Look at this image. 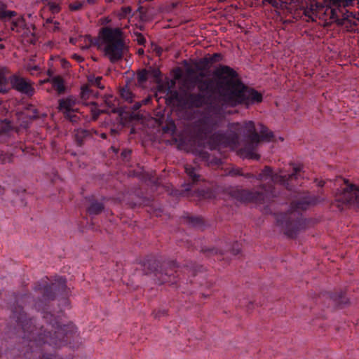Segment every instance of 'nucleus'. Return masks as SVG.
Listing matches in <instances>:
<instances>
[{
    "label": "nucleus",
    "instance_id": "obj_55",
    "mask_svg": "<svg viewBox=\"0 0 359 359\" xmlns=\"http://www.w3.org/2000/svg\"><path fill=\"white\" fill-rule=\"evenodd\" d=\"M1 160H2V161H4V162H5V161H6L5 157H4Z\"/></svg>",
    "mask_w": 359,
    "mask_h": 359
},
{
    "label": "nucleus",
    "instance_id": "obj_27",
    "mask_svg": "<svg viewBox=\"0 0 359 359\" xmlns=\"http://www.w3.org/2000/svg\"><path fill=\"white\" fill-rule=\"evenodd\" d=\"M210 59V65L216 62H219L223 60V55L221 53H215L211 55H208Z\"/></svg>",
    "mask_w": 359,
    "mask_h": 359
},
{
    "label": "nucleus",
    "instance_id": "obj_43",
    "mask_svg": "<svg viewBox=\"0 0 359 359\" xmlns=\"http://www.w3.org/2000/svg\"><path fill=\"white\" fill-rule=\"evenodd\" d=\"M59 25H60V23L58 22H57V21L54 22V27L53 29V30L54 32H57L59 30Z\"/></svg>",
    "mask_w": 359,
    "mask_h": 359
},
{
    "label": "nucleus",
    "instance_id": "obj_45",
    "mask_svg": "<svg viewBox=\"0 0 359 359\" xmlns=\"http://www.w3.org/2000/svg\"><path fill=\"white\" fill-rule=\"evenodd\" d=\"M86 2L88 4L93 5V4H95L97 3V0H87Z\"/></svg>",
    "mask_w": 359,
    "mask_h": 359
},
{
    "label": "nucleus",
    "instance_id": "obj_56",
    "mask_svg": "<svg viewBox=\"0 0 359 359\" xmlns=\"http://www.w3.org/2000/svg\"><path fill=\"white\" fill-rule=\"evenodd\" d=\"M106 102L107 103V104H109V102H110V101H109V100H106Z\"/></svg>",
    "mask_w": 359,
    "mask_h": 359
},
{
    "label": "nucleus",
    "instance_id": "obj_33",
    "mask_svg": "<svg viewBox=\"0 0 359 359\" xmlns=\"http://www.w3.org/2000/svg\"><path fill=\"white\" fill-rule=\"evenodd\" d=\"M167 314V310L165 309H159L158 310H155L153 312V315L155 318H160L161 316H164Z\"/></svg>",
    "mask_w": 359,
    "mask_h": 359
},
{
    "label": "nucleus",
    "instance_id": "obj_44",
    "mask_svg": "<svg viewBox=\"0 0 359 359\" xmlns=\"http://www.w3.org/2000/svg\"><path fill=\"white\" fill-rule=\"evenodd\" d=\"M41 2L44 4L45 6H48V4H50V0H41Z\"/></svg>",
    "mask_w": 359,
    "mask_h": 359
},
{
    "label": "nucleus",
    "instance_id": "obj_35",
    "mask_svg": "<svg viewBox=\"0 0 359 359\" xmlns=\"http://www.w3.org/2000/svg\"><path fill=\"white\" fill-rule=\"evenodd\" d=\"M231 250L233 255H238L241 251V245L238 242L234 243L232 245Z\"/></svg>",
    "mask_w": 359,
    "mask_h": 359
},
{
    "label": "nucleus",
    "instance_id": "obj_42",
    "mask_svg": "<svg viewBox=\"0 0 359 359\" xmlns=\"http://www.w3.org/2000/svg\"><path fill=\"white\" fill-rule=\"evenodd\" d=\"M142 105V102H137L135 103L134 106H133V109L134 110H137L139 109L141 106Z\"/></svg>",
    "mask_w": 359,
    "mask_h": 359
},
{
    "label": "nucleus",
    "instance_id": "obj_60",
    "mask_svg": "<svg viewBox=\"0 0 359 359\" xmlns=\"http://www.w3.org/2000/svg\"><path fill=\"white\" fill-rule=\"evenodd\" d=\"M161 50H158V52H157V53H158V54H160V53H161Z\"/></svg>",
    "mask_w": 359,
    "mask_h": 359
},
{
    "label": "nucleus",
    "instance_id": "obj_2",
    "mask_svg": "<svg viewBox=\"0 0 359 359\" xmlns=\"http://www.w3.org/2000/svg\"><path fill=\"white\" fill-rule=\"evenodd\" d=\"M302 168V165H297L293 168V172L291 174H277L274 173L270 167L265 166L258 175L249 172L243 173L241 176L245 178L255 179L258 181H269L268 184H261L259 191L236 189L233 191V196L237 200L244 203L256 204L269 203L277 196L274 184H280L287 189H290L289 182L297 179L301 175Z\"/></svg>",
    "mask_w": 359,
    "mask_h": 359
},
{
    "label": "nucleus",
    "instance_id": "obj_6",
    "mask_svg": "<svg viewBox=\"0 0 359 359\" xmlns=\"http://www.w3.org/2000/svg\"><path fill=\"white\" fill-rule=\"evenodd\" d=\"M104 46L105 55L111 62L115 63L121 60L124 55L127 47L123 39V34L119 28L104 27L100 32Z\"/></svg>",
    "mask_w": 359,
    "mask_h": 359
},
{
    "label": "nucleus",
    "instance_id": "obj_49",
    "mask_svg": "<svg viewBox=\"0 0 359 359\" xmlns=\"http://www.w3.org/2000/svg\"><path fill=\"white\" fill-rule=\"evenodd\" d=\"M163 130H164L165 132H168V131H169V130H170V128H169V127H168V126L164 127V128H163Z\"/></svg>",
    "mask_w": 359,
    "mask_h": 359
},
{
    "label": "nucleus",
    "instance_id": "obj_40",
    "mask_svg": "<svg viewBox=\"0 0 359 359\" xmlns=\"http://www.w3.org/2000/svg\"><path fill=\"white\" fill-rule=\"evenodd\" d=\"M152 98L149 96H148L147 97L143 99L141 102L142 104V105H146V104H148L151 101Z\"/></svg>",
    "mask_w": 359,
    "mask_h": 359
},
{
    "label": "nucleus",
    "instance_id": "obj_7",
    "mask_svg": "<svg viewBox=\"0 0 359 359\" xmlns=\"http://www.w3.org/2000/svg\"><path fill=\"white\" fill-rule=\"evenodd\" d=\"M8 74V69L0 65V93H6L8 91L7 84L10 82L12 88L22 94L28 97L34 95V88L32 83L17 74L11 76L8 79L6 76Z\"/></svg>",
    "mask_w": 359,
    "mask_h": 359
},
{
    "label": "nucleus",
    "instance_id": "obj_22",
    "mask_svg": "<svg viewBox=\"0 0 359 359\" xmlns=\"http://www.w3.org/2000/svg\"><path fill=\"white\" fill-rule=\"evenodd\" d=\"M264 2H268L273 7L278 8L282 6H287V0H264Z\"/></svg>",
    "mask_w": 359,
    "mask_h": 359
},
{
    "label": "nucleus",
    "instance_id": "obj_11",
    "mask_svg": "<svg viewBox=\"0 0 359 359\" xmlns=\"http://www.w3.org/2000/svg\"><path fill=\"white\" fill-rule=\"evenodd\" d=\"M17 15L18 13L16 11L7 10L4 7L0 8V21L4 24V28L7 30Z\"/></svg>",
    "mask_w": 359,
    "mask_h": 359
},
{
    "label": "nucleus",
    "instance_id": "obj_46",
    "mask_svg": "<svg viewBox=\"0 0 359 359\" xmlns=\"http://www.w3.org/2000/svg\"><path fill=\"white\" fill-rule=\"evenodd\" d=\"M4 192V189L0 185V195L3 194Z\"/></svg>",
    "mask_w": 359,
    "mask_h": 359
},
{
    "label": "nucleus",
    "instance_id": "obj_15",
    "mask_svg": "<svg viewBox=\"0 0 359 359\" xmlns=\"http://www.w3.org/2000/svg\"><path fill=\"white\" fill-rule=\"evenodd\" d=\"M167 95L168 96V100L170 102H177L180 104L182 106L184 100V91L182 93H180L176 90H172L170 88H168Z\"/></svg>",
    "mask_w": 359,
    "mask_h": 359
},
{
    "label": "nucleus",
    "instance_id": "obj_32",
    "mask_svg": "<svg viewBox=\"0 0 359 359\" xmlns=\"http://www.w3.org/2000/svg\"><path fill=\"white\" fill-rule=\"evenodd\" d=\"M200 250L201 252H204V253L208 254V255H210V254H217L219 252L221 253L220 251L218 249L215 248H207L205 247H201Z\"/></svg>",
    "mask_w": 359,
    "mask_h": 359
},
{
    "label": "nucleus",
    "instance_id": "obj_37",
    "mask_svg": "<svg viewBox=\"0 0 359 359\" xmlns=\"http://www.w3.org/2000/svg\"><path fill=\"white\" fill-rule=\"evenodd\" d=\"M27 109L32 110V112H33V114L29 116V117L31 118L35 119V118H37L39 117V112H38L37 109H34L32 105H29L27 107Z\"/></svg>",
    "mask_w": 359,
    "mask_h": 359
},
{
    "label": "nucleus",
    "instance_id": "obj_23",
    "mask_svg": "<svg viewBox=\"0 0 359 359\" xmlns=\"http://www.w3.org/2000/svg\"><path fill=\"white\" fill-rule=\"evenodd\" d=\"M131 13L132 8L130 6H123L121 8L118 15L121 19L126 18L131 15Z\"/></svg>",
    "mask_w": 359,
    "mask_h": 359
},
{
    "label": "nucleus",
    "instance_id": "obj_61",
    "mask_svg": "<svg viewBox=\"0 0 359 359\" xmlns=\"http://www.w3.org/2000/svg\"><path fill=\"white\" fill-rule=\"evenodd\" d=\"M3 41V39L1 37H0V41Z\"/></svg>",
    "mask_w": 359,
    "mask_h": 359
},
{
    "label": "nucleus",
    "instance_id": "obj_17",
    "mask_svg": "<svg viewBox=\"0 0 359 359\" xmlns=\"http://www.w3.org/2000/svg\"><path fill=\"white\" fill-rule=\"evenodd\" d=\"M90 135V132L85 129H77L74 131V139L78 146H82L84 140Z\"/></svg>",
    "mask_w": 359,
    "mask_h": 359
},
{
    "label": "nucleus",
    "instance_id": "obj_20",
    "mask_svg": "<svg viewBox=\"0 0 359 359\" xmlns=\"http://www.w3.org/2000/svg\"><path fill=\"white\" fill-rule=\"evenodd\" d=\"M95 93L88 86H83L81 90V97L83 100H88L91 96H94Z\"/></svg>",
    "mask_w": 359,
    "mask_h": 359
},
{
    "label": "nucleus",
    "instance_id": "obj_21",
    "mask_svg": "<svg viewBox=\"0 0 359 359\" xmlns=\"http://www.w3.org/2000/svg\"><path fill=\"white\" fill-rule=\"evenodd\" d=\"M351 304V299L346 293L338 294V308L344 307Z\"/></svg>",
    "mask_w": 359,
    "mask_h": 359
},
{
    "label": "nucleus",
    "instance_id": "obj_52",
    "mask_svg": "<svg viewBox=\"0 0 359 359\" xmlns=\"http://www.w3.org/2000/svg\"><path fill=\"white\" fill-rule=\"evenodd\" d=\"M70 42L72 43H75L74 39H70Z\"/></svg>",
    "mask_w": 359,
    "mask_h": 359
},
{
    "label": "nucleus",
    "instance_id": "obj_4",
    "mask_svg": "<svg viewBox=\"0 0 359 359\" xmlns=\"http://www.w3.org/2000/svg\"><path fill=\"white\" fill-rule=\"evenodd\" d=\"M287 13L297 20H303L306 22L314 21L316 18H323L325 25L337 22V10L332 7H324L315 3L314 0H290Z\"/></svg>",
    "mask_w": 359,
    "mask_h": 359
},
{
    "label": "nucleus",
    "instance_id": "obj_54",
    "mask_svg": "<svg viewBox=\"0 0 359 359\" xmlns=\"http://www.w3.org/2000/svg\"><path fill=\"white\" fill-rule=\"evenodd\" d=\"M113 0H106V2L109 3L111 2Z\"/></svg>",
    "mask_w": 359,
    "mask_h": 359
},
{
    "label": "nucleus",
    "instance_id": "obj_28",
    "mask_svg": "<svg viewBox=\"0 0 359 359\" xmlns=\"http://www.w3.org/2000/svg\"><path fill=\"white\" fill-rule=\"evenodd\" d=\"M76 110L71 111V112L64 115V117L72 123H76L79 121V117L76 114Z\"/></svg>",
    "mask_w": 359,
    "mask_h": 359
},
{
    "label": "nucleus",
    "instance_id": "obj_19",
    "mask_svg": "<svg viewBox=\"0 0 359 359\" xmlns=\"http://www.w3.org/2000/svg\"><path fill=\"white\" fill-rule=\"evenodd\" d=\"M120 95L125 101L129 103L133 102L134 95L127 87H123L120 89Z\"/></svg>",
    "mask_w": 359,
    "mask_h": 359
},
{
    "label": "nucleus",
    "instance_id": "obj_41",
    "mask_svg": "<svg viewBox=\"0 0 359 359\" xmlns=\"http://www.w3.org/2000/svg\"><path fill=\"white\" fill-rule=\"evenodd\" d=\"M191 190L190 185L188 184L187 187L182 191V193H181L183 196H188V192Z\"/></svg>",
    "mask_w": 359,
    "mask_h": 359
},
{
    "label": "nucleus",
    "instance_id": "obj_53",
    "mask_svg": "<svg viewBox=\"0 0 359 359\" xmlns=\"http://www.w3.org/2000/svg\"><path fill=\"white\" fill-rule=\"evenodd\" d=\"M332 1H333V4L337 5V0H332Z\"/></svg>",
    "mask_w": 359,
    "mask_h": 359
},
{
    "label": "nucleus",
    "instance_id": "obj_59",
    "mask_svg": "<svg viewBox=\"0 0 359 359\" xmlns=\"http://www.w3.org/2000/svg\"><path fill=\"white\" fill-rule=\"evenodd\" d=\"M7 158H8V161L11 160V157H10V156H9V157H7Z\"/></svg>",
    "mask_w": 359,
    "mask_h": 359
},
{
    "label": "nucleus",
    "instance_id": "obj_8",
    "mask_svg": "<svg viewBox=\"0 0 359 359\" xmlns=\"http://www.w3.org/2000/svg\"><path fill=\"white\" fill-rule=\"evenodd\" d=\"M340 190L338 193V201L347 204L351 207L359 208V187L349 183L344 179L338 178Z\"/></svg>",
    "mask_w": 359,
    "mask_h": 359
},
{
    "label": "nucleus",
    "instance_id": "obj_24",
    "mask_svg": "<svg viewBox=\"0 0 359 359\" xmlns=\"http://www.w3.org/2000/svg\"><path fill=\"white\" fill-rule=\"evenodd\" d=\"M149 77V72L147 69H142L138 72L137 74V79L138 83H143L146 82Z\"/></svg>",
    "mask_w": 359,
    "mask_h": 359
},
{
    "label": "nucleus",
    "instance_id": "obj_47",
    "mask_svg": "<svg viewBox=\"0 0 359 359\" xmlns=\"http://www.w3.org/2000/svg\"><path fill=\"white\" fill-rule=\"evenodd\" d=\"M100 137L102 138V139H106L107 138V134L106 133H102L100 135Z\"/></svg>",
    "mask_w": 359,
    "mask_h": 359
},
{
    "label": "nucleus",
    "instance_id": "obj_12",
    "mask_svg": "<svg viewBox=\"0 0 359 359\" xmlns=\"http://www.w3.org/2000/svg\"><path fill=\"white\" fill-rule=\"evenodd\" d=\"M198 158L210 166H219L222 163L220 158L212 156L207 151L201 149L197 151Z\"/></svg>",
    "mask_w": 359,
    "mask_h": 359
},
{
    "label": "nucleus",
    "instance_id": "obj_10",
    "mask_svg": "<svg viewBox=\"0 0 359 359\" xmlns=\"http://www.w3.org/2000/svg\"><path fill=\"white\" fill-rule=\"evenodd\" d=\"M76 104V99L73 96H69L58 100V110L65 115L71 111L76 110L74 109Z\"/></svg>",
    "mask_w": 359,
    "mask_h": 359
},
{
    "label": "nucleus",
    "instance_id": "obj_13",
    "mask_svg": "<svg viewBox=\"0 0 359 359\" xmlns=\"http://www.w3.org/2000/svg\"><path fill=\"white\" fill-rule=\"evenodd\" d=\"M181 222L187 224L191 227L201 229H203L204 226V222L201 217L190 215L188 213L185 214L181 218Z\"/></svg>",
    "mask_w": 359,
    "mask_h": 359
},
{
    "label": "nucleus",
    "instance_id": "obj_36",
    "mask_svg": "<svg viewBox=\"0 0 359 359\" xmlns=\"http://www.w3.org/2000/svg\"><path fill=\"white\" fill-rule=\"evenodd\" d=\"M83 5L81 2H75L69 5V8L71 11H79L83 7Z\"/></svg>",
    "mask_w": 359,
    "mask_h": 359
},
{
    "label": "nucleus",
    "instance_id": "obj_1",
    "mask_svg": "<svg viewBox=\"0 0 359 359\" xmlns=\"http://www.w3.org/2000/svg\"><path fill=\"white\" fill-rule=\"evenodd\" d=\"M195 79L199 93L184 91L182 107L197 109L205 107L207 114L196 123L198 135L208 141L209 147L216 149L219 146L238 148L239 154L249 159H259L255 150L262 140L270 141L272 132L260 125V134L253 121L229 123L227 130L215 131L224 117L223 107L213 95L217 93L224 104L230 107L250 106L262 102L263 96L254 88L245 86L238 73L227 65H220L213 72V78L203 79V73Z\"/></svg>",
    "mask_w": 359,
    "mask_h": 359
},
{
    "label": "nucleus",
    "instance_id": "obj_5",
    "mask_svg": "<svg viewBox=\"0 0 359 359\" xmlns=\"http://www.w3.org/2000/svg\"><path fill=\"white\" fill-rule=\"evenodd\" d=\"M144 271L145 274L154 273L155 281L158 284H176L180 276L179 266L175 261H168L163 264L153 258L144 261Z\"/></svg>",
    "mask_w": 359,
    "mask_h": 359
},
{
    "label": "nucleus",
    "instance_id": "obj_39",
    "mask_svg": "<svg viewBox=\"0 0 359 359\" xmlns=\"http://www.w3.org/2000/svg\"><path fill=\"white\" fill-rule=\"evenodd\" d=\"M131 154V151L128 149H125L121 152V156L123 159H127Z\"/></svg>",
    "mask_w": 359,
    "mask_h": 359
},
{
    "label": "nucleus",
    "instance_id": "obj_3",
    "mask_svg": "<svg viewBox=\"0 0 359 359\" xmlns=\"http://www.w3.org/2000/svg\"><path fill=\"white\" fill-rule=\"evenodd\" d=\"M323 199L310 192L299 194L293 200L287 212L276 215V219L278 226H280L285 235L294 238L302 229L306 228L309 221L304 218L302 211L320 203Z\"/></svg>",
    "mask_w": 359,
    "mask_h": 359
},
{
    "label": "nucleus",
    "instance_id": "obj_29",
    "mask_svg": "<svg viewBox=\"0 0 359 359\" xmlns=\"http://www.w3.org/2000/svg\"><path fill=\"white\" fill-rule=\"evenodd\" d=\"M102 77L97 76L96 78L90 79L89 82L94 86H96L100 89L104 88V86L101 83Z\"/></svg>",
    "mask_w": 359,
    "mask_h": 359
},
{
    "label": "nucleus",
    "instance_id": "obj_30",
    "mask_svg": "<svg viewBox=\"0 0 359 359\" xmlns=\"http://www.w3.org/2000/svg\"><path fill=\"white\" fill-rule=\"evenodd\" d=\"M226 175L232 176V177L241 176V175H243V172H242L241 169H240V168H231L226 172Z\"/></svg>",
    "mask_w": 359,
    "mask_h": 359
},
{
    "label": "nucleus",
    "instance_id": "obj_58",
    "mask_svg": "<svg viewBox=\"0 0 359 359\" xmlns=\"http://www.w3.org/2000/svg\"><path fill=\"white\" fill-rule=\"evenodd\" d=\"M319 186L323 187V184L322 182H320V184H319Z\"/></svg>",
    "mask_w": 359,
    "mask_h": 359
},
{
    "label": "nucleus",
    "instance_id": "obj_14",
    "mask_svg": "<svg viewBox=\"0 0 359 359\" xmlns=\"http://www.w3.org/2000/svg\"><path fill=\"white\" fill-rule=\"evenodd\" d=\"M104 208V204L102 202L93 200L87 208V212L90 215H97L102 212Z\"/></svg>",
    "mask_w": 359,
    "mask_h": 359
},
{
    "label": "nucleus",
    "instance_id": "obj_51",
    "mask_svg": "<svg viewBox=\"0 0 359 359\" xmlns=\"http://www.w3.org/2000/svg\"><path fill=\"white\" fill-rule=\"evenodd\" d=\"M116 133H117V131H116V130H113V129H112V130H111V133L112 135H115V134H116Z\"/></svg>",
    "mask_w": 359,
    "mask_h": 359
},
{
    "label": "nucleus",
    "instance_id": "obj_26",
    "mask_svg": "<svg viewBox=\"0 0 359 359\" xmlns=\"http://www.w3.org/2000/svg\"><path fill=\"white\" fill-rule=\"evenodd\" d=\"M48 7L50 11L53 14H57V13H60V11H61L60 5L56 2H53L51 1H50V4H48Z\"/></svg>",
    "mask_w": 359,
    "mask_h": 359
},
{
    "label": "nucleus",
    "instance_id": "obj_9",
    "mask_svg": "<svg viewBox=\"0 0 359 359\" xmlns=\"http://www.w3.org/2000/svg\"><path fill=\"white\" fill-rule=\"evenodd\" d=\"M184 169L189 180H190L193 184L203 180L201 174V168L196 162L192 164H186Z\"/></svg>",
    "mask_w": 359,
    "mask_h": 359
},
{
    "label": "nucleus",
    "instance_id": "obj_16",
    "mask_svg": "<svg viewBox=\"0 0 359 359\" xmlns=\"http://www.w3.org/2000/svg\"><path fill=\"white\" fill-rule=\"evenodd\" d=\"M25 22L24 18L22 16H19L18 15L17 17H15V18L13 20L8 30L19 33L20 30L25 27Z\"/></svg>",
    "mask_w": 359,
    "mask_h": 359
},
{
    "label": "nucleus",
    "instance_id": "obj_25",
    "mask_svg": "<svg viewBox=\"0 0 359 359\" xmlns=\"http://www.w3.org/2000/svg\"><path fill=\"white\" fill-rule=\"evenodd\" d=\"M338 1V8L339 7H350L353 6L355 4H359V0H337Z\"/></svg>",
    "mask_w": 359,
    "mask_h": 359
},
{
    "label": "nucleus",
    "instance_id": "obj_38",
    "mask_svg": "<svg viewBox=\"0 0 359 359\" xmlns=\"http://www.w3.org/2000/svg\"><path fill=\"white\" fill-rule=\"evenodd\" d=\"M137 40L140 45H144L146 43V39L142 34H138Z\"/></svg>",
    "mask_w": 359,
    "mask_h": 359
},
{
    "label": "nucleus",
    "instance_id": "obj_34",
    "mask_svg": "<svg viewBox=\"0 0 359 359\" xmlns=\"http://www.w3.org/2000/svg\"><path fill=\"white\" fill-rule=\"evenodd\" d=\"M199 63L203 69L208 68L211 65L208 56H205L201 59Z\"/></svg>",
    "mask_w": 359,
    "mask_h": 359
},
{
    "label": "nucleus",
    "instance_id": "obj_18",
    "mask_svg": "<svg viewBox=\"0 0 359 359\" xmlns=\"http://www.w3.org/2000/svg\"><path fill=\"white\" fill-rule=\"evenodd\" d=\"M53 88L57 92L59 95H61L65 91V86L64 81L60 76H55L51 81Z\"/></svg>",
    "mask_w": 359,
    "mask_h": 359
},
{
    "label": "nucleus",
    "instance_id": "obj_31",
    "mask_svg": "<svg viewBox=\"0 0 359 359\" xmlns=\"http://www.w3.org/2000/svg\"><path fill=\"white\" fill-rule=\"evenodd\" d=\"M149 76H151L155 79H158L161 76V71L158 69L152 68L149 70Z\"/></svg>",
    "mask_w": 359,
    "mask_h": 359
},
{
    "label": "nucleus",
    "instance_id": "obj_50",
    "mask_svg": "<svg viewBox=\"0 0 359 359\" xmlns=\"http://www.w3.org/2000/svg\"><path fill=\"white\" fill-rule=\"evenodd\" d=\"M171 128H172L171 130H172V131H174V130H175V124H174V123H172V125H171Z\"/></svg>",
    "mask_w": 359,
    "mask_h": 359
},
{
    "label": "nucleus",
    "instance_id": "obj_57",
    "mask_svg": "<svg viewBox=\"0 0 359 359\" xmlns=\"http://www.w3.org/2000/svg\"><path fill=\"white\" fill-rule=\"evenodd\" d=\"M90 43H91V44H95V43H93V39H90Z\"/></svg>",
    "mask_w": 359,
    "mask_h": 359
},
{
    "label": "nucleus",
    "instance_id": "obj_48",
    "mask_svg": "<svg viewBox=\"0 0 359 359\" xmlns=\"http://www.w3.org/2000/svg\"><path fill=\"white\" fill-rule=\"evenodd\" d=\"M5 48H6V47H5V45H4V44H3V43H1V44H0V50H4V49H5Z\"/></svg>",
    "mask_w": 359,
    "mask_h": 359
}]
</instances>
